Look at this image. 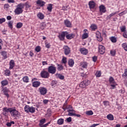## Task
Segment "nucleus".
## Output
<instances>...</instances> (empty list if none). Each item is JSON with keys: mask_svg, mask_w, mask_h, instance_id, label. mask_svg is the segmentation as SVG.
<instances>
[{"mask_svg": "<svg viewBox=\"0 0 127 127\" xmlns=\"http://www.w3.org/2000/svg\"><path fill=\"white\" fill-rule=\"evenodd\" d=\"M24 8V3H20L16 6V9L14 10L15 14H21L23 12V9Z\"/></svg>", "mask_w": 127, "mask_h": 127, "instance_id": "nucleus-1", "label": "nucleus"}, {"mask_svg": "<svg viewBox=\"0 0 127 127\" xmlns=\"http://www.w3.org/2000/svg\"><path fill=\"white\" fill-rule=\"evenodd\" d=\"M109 82L110 84V89L111 90H114V89H116L117 88V86H118V83H117V82H116V80H115V78L113 76H110L109 77Z\"/></svg>", "mask_w": 127, "mask_h": 127, "instance_id": "nucleus-2", "label": "nucleus"}, {"mask_svg": "<svg viewBox=\"0 0 127 127\" xmlns=\"http://www.w3.org/2000/svg\"><path fill=\"white\" fill-rule=\"evenodd\" d=\"M24 110L27 114H29V113L30 114H34L35 113V107H30L29 105L25 106Z\"/></svg>", "mask_w": 127, "mask_h": 127, "instance_id": "nucleus-3", "label": "nucleus"}, {"mask_svg": "<svg viewBox=\"0 0 127 127\" xmlns=\"http://www.w3.org/2000/svg\"><path fill=\"white\" fill-rule=\"evenodd\" d=\"M10 114H11V117H13L14 118L17 117L20 114L18 111L15 110V108L12 109L11 108L10 110Z\"/></svg>", "mask_w": 127, "mask_h": 127, "instance_id": "nucleus-4", "label": "nucleus"}, {"mask_svg": "<svg viewBox=\"0 0 127 127\" xmlns=\"http://www.w3.org/2000/svg\"><path fill=\"white\" fill-rule=\"evenodd\" d=\"M40 75L42 78H45V79H48V78L50 77V73L49 72L46 71L44 69L41 72Z\"/></svg>", "mask_w": 127, "mask_h": 127, "instance_id": "nucleus-5", "label": "nucleus"}, {"mask_svg": "<svg viewBox=\"0 0 127 127\" xmlns=\"http://www.w3.org/2000/svg\"><path fill=\"white\" fill-rule=\"evenodd\" d=\"M89 85H90V81H89V80L86 79L81 82V83L79 84V87L80 88H82V89H84Z\"/></svg>", "mask_w": 127, "mask_h": 127, "instance_id": "nucleus-6", "label": "nucleus"}, {"mask_svg": "<svg viewBox=\"0 0 127 127\" xmlns=\"http://www.w3.org/2000/svg\"><path fill=\"white\" fill-rule=\"evenodd\" d=\"M58 37L60 41H64L65 37H66V31H62L59 33Z\"/></svg>", "mask_w": 127, "mask_h": 127, "instance_id": "nucleus-7", "label": "nucleus"}, {"mask_svg": "<svg viewBox=\"0 0 127 127\" xmlns=\"http://www.w3.org/2000/svg\"><path fill=\"white\" fill-rule=\"evenodd\" d=\"M38 91L41 96H45L47 94V88L44 87H39Z\"/></svg>", "mask_w": 127, "mask_h": 127, "instance_id": "nucleus-8", "label": "nucleus"}, {"mask_svg": "<svg viewBox=\"0 0 127 127\" xmlns=\"http://www.w3.org/2000/svg\"><path fill=\"white\" fill-rule=\"evenodd\" d=\"M48 71L50 74H54L56 73V67L54 65H50L48 68Z\"/></svg>", "mask_w": 127, "mask_h": 127, "instance_id": "nucleus-9", "label": "nucleus"}, {"mask_svg": "<svg viewBox=\"0 0 127 127\" xmlns=\"http://www.w3.org/2000/svg\"><path fill=\"white\" fill-rule=\"evenodd\" d=\"M98 52L100 54L103 55L106 52V48L102 45H98Z\"/></svg>", "mask_w": 127, "mask_h": 127, "instance_id": "nucleus-10", "label": "nucleus"}, {"mask_svg": "<svg viewBox=\"0 0 127 127\" xmlns=\"http://www.w3.org/2000/svg\"><path fill=\"white\" fill-rule=\"evenodd\" d=\"M2 92L3 93V94L4 95V96H6V97L7 98H9V94L8 93H9V92H10V91L7 87H3L2 88Z\"/></svg>", "mask_w": 127, "mask_h": 127, "instance_id": "nucleus-11", "label": "nucleus"}, {"mask_svg": "<svg viewBox=\"0 0 127 127\" xmlns=\"http://www.w3.org/2000/svg\"><path fill=\"white\" fill-rule=\"evenodd\" d=\"M63 50L65 55H69L71 53V50L68 46H64L63 48Z\"/></svg>", "mask_w": 127, "mask_h": 127, "instance_id": "nucleus-12", "label": "nucleus"}, {"mask_svg": "<svg viewBox=\"0 0 127 127\" xmlns=\"http://www.w3.org/2000/svg\"><path fill=\"white\" fill-rule=\"evenodd\" d=\"M65 37L66 39H68V40H71V39H73V38L75 37V34H73V33L69 34V32L66 31Z\"/></svg>", "mask_w": 127, "mask_h": 127, "instance_id": "nucleus-13", "label": "nucleus"}, {"mask_svg": "<svg viewBox=\"0 0 127 127\" xmlns=\"http://www.w3.org/2000/svg\"><path fill=\"white\" fill-rule=\"evenodd\" d=\"M10 110H11V108H7V107H4L2 110V115L3 116H6L8 115V113H10Z\"/></svg>", "mask_w": 127, "mask_h": 127, "instance_id": "nucleus-14", "label": "nucleus"}, {"mask_svg": "<svg viewBox=\"0 0 127 127\" xmlns=\"http://www.w3.org/2000/svg\"><path fill=\"white\" fill-rule=\"evenodd\" d=\"M99 11L100 12L101 15H102L103 13H105V12H107V9H106L105 5L102 4L99 6Z\"/></svg>", "mask_w": 127, "mask_h": 127, "instance_id": "nucleus-15", "label": "nucleus"}, {"mask_svg": "<svg viewBox=\"0 0 127 127\" xmlns=\"http://www.w3.org/2000/svg\"><path fill=\"white\" fill-rule=\"evenodd\" d=\"M96 37L98 41H99V42H101V41H103V38H102L101 33L99 31H97L96 32Z\"/></svg>", "mask_w": 127, "mask_h": 127, "instance_id": "nucleus-16", "label": "nucleus"}, {"mask_svg": "<svg viewBox=\"0 0 127 127\" xmlns=\"http://www.w3.org/2000/svg\"><path fill=\"white\" fill-rule=\"evenodd\" d=\"M9 70H12L15 66V63L14 62V60H11L10 61L9 63Z\"/></svg>", "mask_w": 127, "mask_h": 127, "instance_id": "nucleus-17", "label": "nucleus"}, {"mask_svg": "<svg viewBox=\"0 0 127 127\" xmlns=\"http://www.w3.org/2000/svg\"><path fill=\"white\" fill-rule=\"evenodd\" d=\"M81 68L82 69H87L88 67V63L87 62H81L80 63V65Z\"/></svg>", "mask_w": 127, "mask_h": 127, "instance_id": "nucleus-18", "label": "nucleus"}, {"mask_svg": "<svg viewBox=\"0 0 127 127\" xmlns=\"http://www.w3.org/2000/svg\"><path fill=\"white\" fill-rule=\"evenodd\" d=\"M36 3L38 5H39L41 7H43L45 5L46 2L43 1L42 0H38L36 1Z\"/></svg>", "mask_w": 127, "mask_h": 127, "instance_id": "nucleus-19", "label": "nucleus"}, {"mask_svg": "<svg viewBox=\"0 0 127 127\" xmlns=\"http://www.w3.org/2000/svg\"><path fill=\"white\" fill-rule=\"evenodd\" d=\"M88 5L90 9H93V8H95V6H96V3H95L94 1L91 0L89 2Z\"/></svg>", "mask_w": 127, "mask_h": 127, "instance_id": "nucleus-20", "label": "nucleus"}, {"mask_svg": "<svg viewBox=\"0 0 127 127\" xmlns=\"http://www.w3.org/2000/svg\"><path fill=\"white\" fill-rule=\"evenodd\" d=\"M64 23L66 27H72V23L68 19H66L64 21Z\"/></svg>", "mask_w": 127, "mask_h": 127, "instance_id": "nucleus-21", "label": "nucleus"}, {"mask_svg": "<svg viewBox=\"0 0 127 127\" xmlns=\"http://www.w3.org/2000/svg\"><path fill=\"white\" fill-rule=\"evenodd\" d=\"M8 85V81L6 79L3 80L1 81V87L3 88L5 86H7Z\"/></svg>", "mask_w": 127, "mask_h": 127, "instance_id": "nucleus-22", "label": "nucleus"}, {"mask_svg": "<svg viewBox=\"0 0 127 127\" xmlns=\"http://www.w3.org/2000/svg\"><path fill=\"white\" fill-rule=\"evenodd\" d=\"M40 84H41V83H40V81H34L32 82V86L34 88H38V87L40 86Z\"/></svg>", "mask_w": 127, "mask_h": 127, "instance_id": "nucleus-23", "label": "nucleus"}, {"mask_svg": "<svg viewBox=\"0 0 127 127\" xmlns=\"http://www.w3.org/2000/svg\"><path fill=\"white\" fill-rule=\"evenodd\" d=\"M80 51L81 54H83V55H87V54H88V50L86 48H81Z\"/></svg>", "mask_w": 127, "mask_h": 127, "instance_id": "nucleus-24", "label": "nucleus"}, {"mask_svg": "<svg viewBox=\"0 0 127 127\" xmlns=\"http://www.w3.org/2000/svg\"><path fill=\"white\" fill-rule=\"evenodd\" d=\"M13 79H14L15 82H18L20 80V75L19 74H14L13 75Z\"/></svg>", "mask_w": 127, "mask_h": 127, "instance_id": "nucleus-25", "label": "nucleus"}, {"mask_svg": "<svg viewBox=\"0 0 127 127\" xmlns=\"http://www.w3.org/2000/svg\"><path fill=\"white\" fill-rule=\"evenodd\" d=\"M91 31H96V29H98V26L96 24H92L90 26Z\"/></svg>", "mask_w": 127, "mask_h": 127, "instance_id": "nucleus-26", "label": "nucleus"}, {"mask_svg": "<svg viewBox=\"0 0 127 127\" xmlns=\"http://www.w3.org/2000/svg\"><path fill=\"white\" fill-rule=\"evenodd\" d=\"M0 53L3 57V59H6L7 58V52L5 51H1Z\"/></svg>", "mask_w": 127, "mask_h": 127, "instance_id": "nucleus-27", "label": "nucleus"}, {"mask_svg": "<svg viewBox=\"0 0 127 127\" xmlns=\"http://www.w3.org/2000/svg\"><path fill=\"white\" fill-rule=\"evenodd\" d=\"M53 4L51 3L48 4V6L47 7V9H48L49 12H51V11H52V9H53Z\"/></svg>", "mask_w": 127, "mask_h": 127, "instance_id": "nucleus-28", "label": "nucleus"}, {"mask_svg": "<svg viewBox=\"0 0 127 127\" xmlns=\"http://www.w3.org/2000/svg\"><path fill=\"white\" fill-rule=\"evenodd\" d=\"M64 124V119L61 118L57 121V124L59 126H62Z\"/></svg>", "mask_w": 127, "mask_h": 127, "instance_id": "nucleus-29", "label": "nucleus"}, {"mask_svg": "<svg viewBox=\"0 0 127 127\" xmlns=\"http://www.w3.org/2000/svg\"><path fill=\"white\" fill-rule=\"evenodd\" d=\"M56 76L57 78H59V79H60V80H64V75H63L60 73H56Z\"/></svg>", "mask_w": 127, "mask_h": 127, "instance_id": "nucleus-30", "label": "nucleus"}, {"mask_svg": "<svg viewBox=\"0 0 127 127\" xmlns=\"http://www.w3.org/2000/svg\"><path fill=\"white\" fill-rule=\"evenodd\" d=\"M74 62L72 59H69L68 60V65L69 67H73L74 66Z\"/></svg>", "mask_w": 127, "mask_h": 127, "instance_id": "nucleus-31", "label": "nucleus"}, {"mask_svg": "<svg viewBox=\"0 0 127 127\" xmlns=\"http://www.w3.org/2000/svg\"><path fill=\"white\" fill-rule=\"evenodd\" d=\"M37 16L38 18H39V19H44V17H45L44 14H43V13L41 12H39L37 14Z\"/></svg>", "mask_w": 127, "mask_h": 127, "instance_id": "nucleus-32", "label": "nucleus"}, {"mask_svg": "<svg viewBox=\"0 0 127 127\" xmlns=\"http://www.w3.org/2000/svg\"><path fill=\"white\" fill-rule=\"evenodd\" d=\"M57 66L58 71H62V70H63V69L64 68V66H63L62 64H57Z\"/></svg>", "mask_w": 127, "mask_h": 127, "instance_id": "nucleus-33", "label": "nucleus"}, {"mask_svg": "<svg viewBox=\"0 0 127 127\" xmlns=\"http://www.w3.org/2000/svg\"><path fill=\"white\" fill-rule=\"evenodd\" d=\"M22 79L24 83H28V82H29V78L27 76L23 77Z\"/></svg>", "mask_w": 127, "mask_h": 127, "instance_id": "nucleus-34", "label": "nucleus"}, {"mask_svg": "<svg viewBox=\"0 0 127 127\" xmlns=\"http://www.w3.org/2000/svg\"><path fill=\"white\" fill-rule=\"evenodd\" d=\"M102 75V72L100 70H97L95 73V76L97 78H100Z\"/></svg>", "mask_w": 127, "mask_h": 127, "instance_id": "nucleus-35", "label": "nucleus"}, {"mask_svg": "<svg viewBox=\"0 0 127 127\" xmlns=\"http://www.w3.org/2000/svg\"><path fill=\"white\" fill-rule=\"evenodd\" d=\"M107 118L109 121H114V115L112 114H109L107 116Z\"/></svg>", "mask_w": 127, "mask_h": 127, "instance_id": "nucleus-36", "label": "nucleus"}, {"mask_svg": "<svg viewBox=\"0 0 127 127\" xmlns=\"http://www.w3.org/2000/svg\"><path fill=\"white\" fill-rule=\"evenodd\" d=\"M46 122V119H43L40 121V123L39 124V126H43L44 124H45Z\"/></svg>", "mask_w": 127, "mask_h": 127, "instance_id": "nucleus-37", "label": "nucleus"}, {"mask_svg": "<svg viewBox=\"0 0 127 127\" xmlns=\"http://www.w3.org/2000/svg\"><path fill=\"white\" fill-rule=\"evenodd\" d=\"M86 115L87 116H93L94 115V112H93V111L92 110H89L85 112Z\"/></svg>", "mask_w": 127, "mask_h": 127, "instance_id": "nucleus-38", "label": "nucleus"}, {"mask_svg": "<svg viewBox=\"0 0 127 127\" xmlns=\"http://www.w3.org/2000/svg\"><path fill=\"white\" fill-rule=\"evenodd\" d=\"M5 76H10V70L9 69H6L4 70Z\"/></svg>", "mask_w": 127, "mask_h": 127, "instance_id": "nucleus-39", "label": "nucleus"}, {"mask_svg": "<svg viewBox=\"0 0 127 127\" xmlns=\"http://www.w3.org/2000/svg\"><path fill=\"white\" fill-rule=\"evenodd\" d=\"M117 13H119V11H116V12H115L114 13H112L109 15H108L107 17L108 19H111V17H112V16H114V15H116Z\"/></svg>", "mask_w": 127, "mask_h": 127, "instance_id": "nucleus-40", "label": "nucleus"}, {"mask_svg": "<svg viewBox=\"0 0 127 127\" xmlns=\"http://www.w3.org/2000/svg\"><path fill=\"white\" fill-rule=\"evenodd\" d=\"M122 46L125 51H127V43H123Z\"/></svg>", "mask_w": 127, "mask_h": 127, "instance_id": "nucleus-41", "label": "nucleus"}, {"mask_svg": "<svg viewBox=\"0 0 127 127\" xmlns=\"http://www.w3.org/2000/svg\"><path fill=\"white\" fill-rule=\"evenodd\" d=\"M24 4V6L26 7V8H29L31 7V4L29 3V2H26Z\"/></svg>", "mask_w": 127, "mask_h": 127, "instance_id": "nucleus-42", "label": "nucleus"}, {"mask_svg": "<svg viewBox=\"0 0 127 127\" xmlns=\"http://www.w3.org/2000/svg\"><path fill=\"white\" fill-rule=\"evenodd\" d=\"M62 63L63 64H66L67 63V58L65 57H63V59L62 60Z\"/></svg>", "mask_w": 127, "mask_h": 127, "instance_id": "nucleus-43", "label": "nucleus"}, {"mask_svg": "<svg viewBox=\"0 0 127 127\" xmlns=\"http://www.w3.org/2000/svg\"><path fill=\"white\" fill-rule=\"evenodd\" d=\"M23 25V24L21 22H18L17 23L16 28H21Z\"/></svg>", "mask_w": 127, "mask_h": 127, "instance_id": "nucleus-44", "label": "nucleus"}, {"mask_svg": "<svg viewBox=\"0 0 127 127\" xmlns=\"http://www.w3.org/2000/svg\"><path fill=\"white\" fill-rule=\"evenodd\" d=\"M110 40L113 43H116V42H117V38L116 37H111L110 38Z\"/></svg>", "mask_w": 127, "mask_h": 127, "instance_id": "nucleus-45", "label": "nucleus"}, {"mask_svg": "<svg viewBox=\"0 0 127 127\" xmlns=\"http://www.w3.org/2000/svg\"><path fill=\"white\" fill-rule=\"evenodd\" d=\"M69 109H73V107H72V105H67L65 107V109H63V110H64V112H65V111H66V110H68Z\"/></svg>", "mask_w": 127, "mask_h": 127, "instance_id": "nucleus-46", "label": "nucleus"}, {"mask_svg": "<svg viewBox=\"0 0 127 127\" xmlns=\"http://www.w3.org/2000/svg\"><path fill=\"white\" fill-rule=\"evenodd\" d=\"M122 77L124 78H127V68L125 69L124 73L122 75Z\"/></svg>", "mask_w": 127, "mask_h": 127, "instance_id": "nucleus-47", "label": "nucleus"}, {"mask_svg": "<svg viewBox=\"0 0 127 127\" xmlns=\"http://www.w3.org/2000/svg\"><path fill=\"white\" fill-rule=\"evenodd\" d=\"M116 53V50H112L110 51V54L111 56H115Z\"/></svg>", "mask_w": 127, "mask_h": 127, "instance_id": "nucleus-48", "label": "nucleus"}, {"mask_svg": "<svg viewBox=\"0 0 127 127\" xmlns=\"http://www.w3.org/2000/svg\"><path fill=\"white\" fill-rule=\"evenodd\" d=\"M126 26H123L122 27H120V30L121 31V32H126Z\"/></svg>", "mask_w": 127, "mask_h": 127, "instance_id": "nucleus-49", "label": "nucleus"}, {"mask_svg": "<svg viewBox=\"0 0 127 127\" xmlns=\"http://www.w3.org/2000/svg\"><path fill=\"white\" fill-rule=\"evenodd\" d=\"M15 123L14 121H11V122H8L6 123V126H7V127H11L12 125H14Z\"/></svg>", "mask_w": 127, "mask_h": 127, "instance_id": "nucleus-50", "label": "nucleus"}, {"mask_svg": "<svg viewBox=\"0 0 127 127\" xmlns=\"http://www.w3.org/2000/svg\"><path fill=\"white\" fill-rule=\"evenodd\" d=\"M88 37H89V35L87 33L82 35V39H86V38H88Z\"/></svg>", "mask_w": 127, "mask_h": 127, "instance_id": "nucleus-51", "label": "nucleus"}, {"mask_svg": "<svg viewBox=\"0 0 127 127\" xmlns=\"http://www.w3.org/2000/svg\"><path fill=\"white\" fill-rule=\"evenodd\" d=\"M35 50L36 52H40V51H41V48L40 47V46H38L35 48Z\"/></svg>", "mask_w": 127, "mask_h": 127, "instance_id": "nucleus-52", "label": "nucleus"}, {"mask_svg": "<svg viewBox=\"0 0 127 127\" xmlns=\"http://www.w3.org/2000/svg\"><path fill=\"white\" fill-rule=\"evenodd\" d=\"M4 9H5V10H8V9H9V4H5L4 5Z\"/></svg>", "mask_w": 127, "mask_h": 127, "instance_id": "nucleus-53", "label": "nucleus"}, {"mask_svg": "<svg viewBox=\"0 0 127 127\" xmlns=\"http://www.w3.org/2000/svg\"><path fill=\"white\" fill-rule=\"evenodd\" d=\"M12 23H13V22H12V21H9V22L8 23V27H9V28H10L11 29H12V28H13Z\"/></svg>", "mask_w": 127, "mask_h": 127, "instance_id": "nucleus-54", "label": "nucleus"}, {"mask_svg": "<svg viewBox=\"0 0 127 127\" xmlns=\"http://www.w3.org/2000/svg\"><path fill=\"white\" fill-rule=\"evenodd\" d=\"M103 104L104 106H106V107H107V106H109V105H110V102L108 101H104L103 102Z\"/></svg>", "mask_w": 127, "mask_h": 127, "instance_id": "nucleus-55", "label": "nucleus"}, {"mask_svg": "<svg viewBox=\"0 0 127 127\" xmlns=\"http://www.w3.org/2000/svg\"><path fill=\"white\" fill-rule=\"evenodd\" d=\"M45 46L46 47V48H50V47H51V45H50V43H45Z\"/></svg>", "mask_w": 127, "mask_h": 127, "instance_id": "nucleus-56", "label": "nucleus"}, {"mask_svg": "<svg viewBox=\"0 0 127 127\" xmlns=\"http://www.w3.org/2000/svg\"><path fill=\"white\" fill-rule=\"evenodd\" d=\"M3 22H5V18H0V24H1V23H3Z\"/></svg>", "mask_w": 127, "mask_h": 127, "instance_id": "nucleus-57", "label": "nucleus"}, {"mask_svg": "<svg viewBox=\"0 0 127 127\" xmlns=\"http://www.w3.org/2000/svg\"><path fill=\"white\" fill-rule=\"evenodd\" d=\"M66 122H67V123H71V122H72V118L68 117L66 118Z\"/></svg>", "mask_w": 127, "mask_h": 127, "instance_id": "nucleus-58", "label": "nucleus"}, {"mask_svg": "<svg viewBox=\"0 0 127 127\" xmlns=\"http://www.w3.org/2000/svg\"><path fill=\"white\" fill-rule=\"evenodd\" d=\"M68 116H69V117H75V113L70 112L68 114Z\"/></svg>", "mask_w": 127, "mask_h": 127, "instance_id": "nucleus-59", "label": "nucleus"}, {"mask_svg": "<svg viewBox=\"0 0 127 127\" xmlns=\"http://www.w3.org/2000/svg\"><path fill=\"white\" fill-rule=\"evenodd\" d=\"M97 59H98V58L96 56H94L92 58V60L94 62H97Z\"/></svg>", "mask_w": 127, "mask_h": 127, "instance_id": "nucleus-60", "label": "nucleus"}, {"mask_svg": "<svg viewBox=\"0 0 127 127\" xmlns=\"http://www.w3.org/2000/svg\"><path fill=\"white\" fill-rule=\"evenodd\" d=\"M123 37H124V38H127V34L126 32H125L124 33H123Z\"/></svg>", "mask_w": 127, "mask_h": 127, "instance_id": "nucleus-61", "label": "nucleus"}, {"mask_svg": "<svg viewBox=\"0 0 127 127\" xmlns=\"http://www.w3.org/2000/svg\"><path fill=\"white\" fill-rule=\"evenodd\" d=\"M68 105V103H66L65 102H64V104L62 109H66V106Z\"/></svg>", "mask_w": 127, "mask_h": 127, "instance_id": "nucleus-62", "label": "nucleus"}, {"mask_svg": "<svg viewBox=\"0 0 127 127\" xmlns=\"http://www.w3.org/2000/svg\"><path fill=\"white\" fill-rule=\"evenodd\" d=\"M126 13H125V11L121 12L119 14V16H123V14H125Z\"/></svg>", "mask_w": 127, "mask_h": 127, "instance_id": "nucleus-63", "label": "nucleus"}, {"mask_svg": "<svg viewBox=\"0 0 127 127\" xmlns=\"http://www.w3.org/2000/svg\"><path fill=\"white\" fill-rule=\"evenodd\" d=\"M43 103L45 104V105H46L48 103V100L45 99L43 100Z\"/></svg>", "mask_w": 127, "mask_h": 127, "instance_id": "nucleus-64", "label": "nucleus"}]
</instances>
